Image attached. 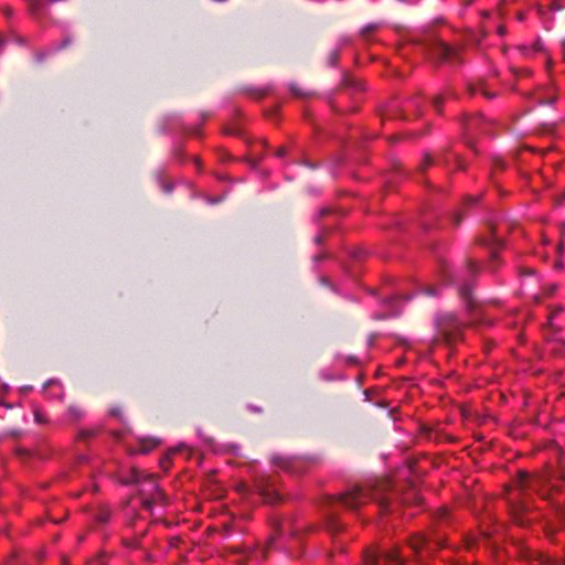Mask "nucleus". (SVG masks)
<instances>
[{"label":"nucleus","mask_w":565,"mask_h":565,"mask_svg":"<svg viewBox=\"0 0 565 565\" xmlns=\"http://www.w3.org/2000/svg\"><path fill=\"white\" fill-rule=\"evenodd\" d=\"M494 164L500 167V168H503V162L501 160H499V159L494 160Z\"/></svg>","instance_id":"4c0bfd02"},{"label":"nucleus","mask_w":565,"mask_h":565,"mask_svg":"<svg viewBox=\"0 0 565 565\" xmlns=\"http://www.w3.org/2000/svg\"><path fill=\"white\" fill-rule=\"evenodd\" d=\"M156 500H157V499H143V500H142V507H143V509H146V510L150 511V510L152 509V507H153V504H154V501H156Z\"/></svg>","instance_id":"5701e85b"},{"label":"nucleus","mask_w":565,"mask_h":565,"mask_svg":"<svg viewBox=\"0 0 565 565\" xmlns=\"http://www.w3.org/2000/svg\"><path fill=\"white\" fill-rule=\"evenodd\" d=\"M468 147L472 148V143L470 141H467Z\"/></svg>","instance_id":"09e8293b"},{"label":"nucleus","mask_w":565,"mask_h":565,"mask_svg":"<svg viewBox=\"0 0 565 565\" xmlns=\"http://www.w3.org/2000/svg\"><path fill=\"white\" fill-rule=\"evenodd\" d=\"M152 487H153V490L156 492L157 499L164 501L166 500V495H164L163 491L159 488V486L157 483H153Z\"/></svg>","instance_id":"412c9836"},{"label":"nucleus","mask_w":565,"mask_h":565,"mask_svg":"<svg viewBox=\"0 0 565 565\" xmlns=\"http://www.w3.org/2000/svg\"><path fill=\"white\" fill-rule=\"evenodd\" d=\"M554 99H555V97H551L548 102H550V103H553V102H554Z\"/></svg>","instance_id":"8fccbe9b"},{"label":"nucleus","mask_w":565,"mask_h":565,"mask_svg":"<svg viewBox=\"0 0 565 565\" xmlns=\"http://www.w3.org/2000/svg\"><path fill=\"white\" fill-rule=\"evenodd\" d=\"M38 9H39V4H38V3H32V4H31V10H32L33 12H35Z\"/></svg>","instance_id":"58836bf2"},{"label":"nucleus","mask_w":565,"mask_h":565,"mask_svg":"<svg viewBox=\"0 0 565 565\" xmlns=\"http://www.w3.org/2000/svg\"><path fill=\"white\" fill-rule=\"evenodd\" d=\"M433 164V158L429 154H426L423 161V164L420 167V170L424 171L428 167Z\"/></svg>","instance_id":"4be33fe9"},{"label":"nucleus","mask_w":565,"mask_h":565,"mask_svg":"<svg viewBox=\"0 0 565 565\" xmlns=\"http://www.w3.org/2000/svg\"><path fill=\"white\" fill-rule=\"evenodd\" d=\"M468 90H469L470 94H476V93L480 92V93H482L487 97H493L494 96V94H491V93H489L486 89L483 82H480V83L475 84V85H472V84L469 85L468 86Z\"/></svg>","instance_id":"9d476101"},{"label":"nucleus","mask_w":565,"mask_h":565,"mask_svg":"<svg viewBox=\"0 0 565 565\" xmlns=\"http://www.w3.org/2000/svg\"><path fill=\"white\" fill-rule=\"evenodd\" d=\"M551 479H557V480H565V471L563 469H557L553 471L550 477H547V480Z\"/></svg>","instance_id":"f3484780"},{"label":"nucleus","mask_w":565,"mask_h":565,"mask_svg":"<svg viewBox=\"0 0 565 565\" xmlns=\"http://www.w3.org/2000/svg\"><path fill=\"white\" fill-rule=\"evenodd\" d=\"M68 414L74 420H78L84 416V411L75 405L68 407Z\"/></svg>","instance_id":"f8f14e48"},{"label":"nucleus","mask_w":565,"mask_h":565,"mask_svg":"<svg viewBox=\"0 0 565 565\" xmlns=\"http://www.w3.org/2000/svg\"><path fill=\"white\" fill-rule=\"evenodd\" d=\"M431 58H436L440 63H460L459 49L450 46L445 42L438 41L429 49Z\"/></svg>","instance_id":"39448f33"},{"label":"nucleus","mask_w":565,"mask_h":565,"mask_svg":"<svg viewBox=\"0 0 565 565\" xmlns=\"http://www.w3.org/2000/svg\"><path fill=\"white\" fill-rule=\"evenodd\" d=\"M409 545L416 555L419 565H425L422 553L433 554L436 550L445 546V539L437 533L417 535L409 541Z\"/></svg>","instance_id":"7ed1b4c3"},{"label":"nucleus","mask_w":565,"mask_h":565,"mask_svg":"<svg viewBox=\"0 0 565 565\" xmlns=\"http://www.w3.org/2000/svg\"><path fill=\"white\" fill-rule=\"evenodd\" d=\"M276 113V109L269 110L266 113L267 116H273Z\"/></svg>","instance_id":"37998d69"},{"label":"nucleus","mask_w":565,"mask_h":565,"mask_svg":"<svg viewBox=\"0 0 565 565\" xmlns=\"http://www.w3.org/2000/svg\"><path fill=\"white\" fill-rule=\"evenodd\" d=\"M487 226H488L489 231L491 233H493V231H494V223L489 221V222H487Z\"/></svg>","instance_id":"473e14b6"},{"label":"nucleus","mask_w":565,"mask_h":565,"mask_svg":"<svg viewBox=\"0 0 565 565\" xmlns=\"http://www.w3.org/2000/svg\"><path fill=\"white\" fill-rule=\"evenodd\" d=\"M4 12H6V14H7V15H10V14H11V11H10L9 9H6V11H4Z\"/></svg>","instance_id":"49530a36"},{"label":"nucleus","mask_w":565,"mask_h":565,"mask_svg":"<svg viewBox=\"0 0 565 565\" xmlns=\"http://www.w3.org/2000/svg\"><path fill=\"white\" fill-rule=\"evenodd\" d=\"M515 75H520L521 71L512 70ZM529 74V71H522V75Z\"/></svg>","instance_id":"e433bc0d"},{"label":"nucleus","mask_w":565,"mask_h":565,"mask_svg":"<svg viewBox=\"0 0 565 565\" xmlns=\"http://www.w3.org/2000/svg\"><path fill=\"white\" fill-rule=\"evenodd\" d=\"M248 94H249V96H252L256 99H262L264 96L267 95V92L266 90H249Z\"/></svg>","instance_id":"a211bd4d"},{"label":"nucleus","mask_w":565,"mask_h":565,"mask_svg":"<svg viewBox=\"0 0 565 565\" xmlns=\"http://www.w3.org/2000/svg\"><path fill=\"white\" fill-rule=\"evenodd\" d=\"M405 559L401 557L399 550L370 548L364 554L363 565H404Z\"/></svg>","instance_id":"20e7f679"},{"label":"nucleus","mask_w":565,"mask_h":565,"mask_svg":"<svg viewBox=\"0 0 565 565\" xmlns=\"http://www.w3.org/2000/svg\"><path fill=\"white\" fill-rule=\"evenodd\" d=\"M541 565H565V562L563 563H556V562H552L550 559H545V561H542V564Z\"/></svg>","instance_id":"c85d7f7f"},{"label":"nucleus","mask_w":565,"mask_h":565,"mask_svg":"<svg viewBox=\"0 0 565 565\" xmlns=\"http://www.w3.org/2000/svg\"><path fill=\"white\" fill-rule=\"evenodd\" d=\"M479 271L478 265L473 260L467 262V273L469 276H476Z\"/></svg>","instance_id":"2eb2a0df"},{"label":"nucleus","mask_w":565,"mask_h":565,"mask_svg":"<svg viewBox=\"0 0 565 565\" xmlns=\"http://www.w3.org/2000/svg\"><path fill=\"white\" fill-rule=\"evenodd\" d=\"M534 273L533 269H526L523 271L524 275H532Z\"/></svg>","instance_id":"ea45409f"},{"label":"nucleus","mask_w":565,"mask_h":565,"mask_svg":"<svg viewBox=\"0 0 565 565\" xmlns=\"http://www.w3.org/2000/svg\"><path fill=\"white\" fill-rule=\"evenodd\" d=\"M110 518V512L106 509L99 510L96 514L97 522L104 524L107 523Z\"/></svg>","instance_id":"4468645a"},{"label":"nucleus","mask_w":565,"mask_h":565,"mask_svg":"<svg viewBox=\"0 0 565 565\" xmlns=\"http://www.w3.org/2000/svg\"><path fill=\"white\" fill-rule=\"evenodd\" d=\"M479 196H468L466 199V207L471 209L475 207V204L478 202Z\"/></svg>","instance_id":"aec40b11"},{"label":"nucleus","mask_w":565,"mask_h":565,"mask_svg":"<svg viewBox=\"0 0 565 565\" xmlns=\"http://www.w3.org/2000/svg\"><path fill=\"white\" fill-rule=\"evenodd\" d=\"M443 97L441 96H436L434 99H433V105L434 107L436 108L437 111H441V105H443Z\"/></svg>","instance_id":"6ab92c4d"},{"label":"nucleus","mask_w":565,"mask_h":565,"mask_svg":"<svg viewBox=\"0 0 565 565\" xmlns=\"http://www.w3.org/2000/svg\"><path fill=\"white\" fill-rule=\"evenodd\" d=\"M561 311H562V308H558L557 310H555V312H553V313L551 315V317H550V318L552 319L556 313H558V312H561Z\"/></svg>","instance_id":"79ce46f5"},{"label":"nucleus","mask_w":565,"mask_h":565,"mask_svg":"<svg viewBox=\"0 0 565 565\" xmlns=\"http://www.w3.org/2000/svg\"><path fill=\"white\" fill-rule=\"evenodd\" d=\"M479 121H480V118H479V117H471V118H470V120H469V122L467 124V128H468V129H471V128H473V127H477V126H478V124H479Z\"/></svg>","instance_id":"393cba45"},{"label":"nucleus","mask_w":565,"mask_h":565,"mask_svg":"<svg viewBox=\"0 0 565 565\" xmlns=\"http://www.w3.org/2000/svg\"><path fill=\"white\" fill-rule=\"evenodd\" d=\"M195 163H196V166H198L199 168L201 167V161H200V159H199V158H195Z\"/></svg>","instance_id":"c03bdc74"},{"label":"nucleus","mask_w":565,"mask_h":565,"mask_svg":"<svg viewBox=\"0 0 565 565\" xmlns=\"http://www.w3.org/2000/svg\"><path fill=\"white\" fill-rule=\"evenodd\" d=\"M34 417H35V420L38 423H42L43 422L42 415L40 413L36 412Z\"/></svg>","instance_id":"f704fd0d"},{"label":"nucleus","mask_w":565,"mask_h":565,"mask_svg":"<svg viewBox=\"0 0 565 565\" xmlns=\"http://www.w3.org/2000/svg\"><path fill=\"white\" fill-rule=\"evenodd\" d=\"M490 242H491V238H490V237H483V236H481V237L479 238V243H480V244H482V245H487V244H489Z\"/></svg>","instance_id":"c756f323"},{"label":"nucleus","mask_w":565,"mask_h":565,"mask_svg":"<svg viewBox=\"0 0 565 565\" xmlns=\"http://www.w3.org/2000/svg\"><path fill=\"white\" fill-rule=\"evenodd\" d=\"M454 220H455L456 224H459V223H460L459 214H456V216H455V218H454Z\"/></svg>","instance_id":"a19ab883"},{"label":"nucleus","mask_w":565,"mask_h":565,"mask_svg":"<svg viewBox=\"0 0 565 565\" xmlns=\"http://www.w3.org/2000/svg\"><path fill=\"white\" fill-rule=\"evenodd\" d=\"M271 461H273L274 463H280V462L282 461V459H281L280 457H278V456H273V457H271Z\"/></svg>","instance_id":"2f4dec72"},{"label":"nucleus","mask_w":565,"mask_h":565,"mask_svg":"<svg viewBox=\"0 0 565 565\" xmlns=\"http://www.w3.org/2000/svg\"><path fill=\"white\" fill-rule=\"evenodd\" d=\"M315 242H316L317 244H322V242H323V237H322L321 235H318V236H316V237H315Z\"/></svg>","instance_id":"c9c22d12"},{"label":"nucleus","mask_w":565,"mask_h":565,"mask_svg":"<svg viewBox=\"0 0 565 565\" xmlns=\"http://www.w3.org/2000/svg\"><path fill=\"white\" fill-rule=\"evenodd\" d=\"M286 152H287V149L285 147H280V148L277 149L276 156L277 157H284L286 154Z\"/></svg>","instance_id":"cd10ccee"},{"label":"nucleus","mask_w":565,"mask_h":565,"mask_svg":"<svg viewBox=\"0 0 565 565\" xmlns=\"http://www.w3.org/2000/svg\"><path fill=\"white\" fill-rule=\"evenodd\" d=\"M8 436H11V437H14V438H18L22 435V430L21 429H11L7 433Z\"/></svg>","instance_id":"a878e982"},{"label":"nucleus","mask_w":565,"mask_h":565,"mask_svg":"<svg viewBox=\"0 0 565 565\" xmlns=\"http://www.w3.org/2000/svg\"><path fill=\"white\" fill-rule=\"evenodd\" d=\"M153 476L143 475L138 469L134 468L130 471V476L124 481L126 484L140 483L142 481H152Z\"/></svg>","instance_id":"0eeeda50"},{"label":"nucleus","mask_w":565,"mask_h":565,"mask_svg":"<svg viewBox=\"0 0 565 565\" xmlns=\"http://www.w3.org/2000/svg\"><path fill=\"white\" fill-rule=\"evenodd\" d=\"M262 495L266 502L271 503V504L277 503L280 500L279 494L275 490H271V489L263 490Z\"/></svg>","instance_id":"1a4fd4ad"},{"label":"nucleus","mask_w":565,"mask_h":565,"mask_svg":"<svg viewBox=\"0 0 565 565\" xmlns=\"http://www.w3.org/2000/svg\"><path fill=\"white\" fill-rule=\"evenodd\" d=\"M326 258H327V254H324V253H320V254H317L316 256H313L315 262H321Z\"/></svg>","instance_id":"bb28decb"},{"label":"nucleus","mask_w":565,"mask_h":565,"mask_svg":"<svg viewBox=\"0 0 565 565\" xmlns=\"http://www.w3.org/2000/svg\"><path fill=\"white\" fill-rule=\"evenodd\" d=\"M160 466L164 471H168L170 469V466H171V455L170 454H167L166 456H163L161 458Z\"/></svg>","instance_id":"dca6fc26"},{"label":"nucleus","mask_w":565,"mask_h":565,"mask_svg":"<svg viewBox=\"0 0 565 565\" xmlns=\"http://www.w3.org/2000/svg\"><path fill=\"white\" fill-rule=\"evenodd\" d=\"M527 479H529V475H527L526 472L521 471V472L519 473V482H520V484H521L522 487H525V482L527 481Z\"/></svg>","instance_id":"b1692460"},{"label":"nucleus","mask_w":565,"mask_h":565,"mask_svg":"<svg viewBox=\"0 0 565 565\" xmlns=\"http://www.w3.org/2000/svg\"><path fill=\"white\" fill-rule=\"evenodd\" d=\"M392 493L393 487L391 481L387 479H381L377 480L370 490L355 486L338 495H327L323 499L322 504L326 510L324 513L329 530L337 532L342 529V525L338 522L337 513L334 511L337 505H342L348 510L355 511L361 505L373 500L377 502L381 512L385 513L388 511Z\"/></svg>","instance_id":"f257e3e1"},{"label":"nucleus","mask_w":565,"mask_h":565,"mask_svg":"<svg viewBox=\"0 0 565 565\" xmlns=\"http://www.w3.org/2000/svg\"><path fill=\"white\" fill-rule=\"evenodd\" d=\"M63 565H67L65 561L63 562Z\"/></svg>","instance_id":"3c124183"},{"label":"nucleus","mask_w":565,"mask_h":565,"mask_svg":"<svg viewBox=\"0 0 565 565\" xmlns=\"http://www.w3.org/2000/svg\"><path fill=\"white\" fill-rule=\"evenodd\" d=\"M96 434H97V431L95 429H81L77 433V439L84 441L89 438H93Z\"/></svg>","instance_id":"ddd939ff"},{"label":"nucleus","mask_w":565,"mask_h":565,"mask_svg":"<svg viewBox=\"0 0 565 565\" xmlns=\"http://www.w3.org/2000/svg\"><path fill=\"white\" fill-rule=\"evenodd\" d=\"M160 444L158 438H145L141 440V452L148 454Z\"/></svg>","instance_id":"6e6552de"},{"label":"nucleus","mask_w":565,"mask_h":565,"mask_svg":"<svg viewBox=\"0 0 565 565\" xmlns=\"http://www.w3.org/2000/svg\"><path fill=\"white\" fill-rule=\"evenodd\" d=\"M274 541H275V539L270 537L267 542L266 547L257 548V550L253 551V556L256 558H259V559H265L267 556V551L274 544Z\"/></svg>","instance_id":"9b49d317"},{"label":"nucleus","mask_w":565,"mask_h":565,"mask_svg":"<svg viewBox=\"0 0 565 565\" xmlns=\"http://www.w3.org/2000/svg\"><path fill=\"white\" fill-rule=\"evenodd\" d=\"M4 39L0 35V47L3 45Z\"/></svg>","instance_id":"a18cd8bd"},{"label":"nucleus","mask_w":565,"mask_h":565,"mask_svg":"<svg viewBox=\"0 0 565 565\" xmlns=\"http://www.w3.org/2000/svg\"><path fill=\"white\" fill-rule=\"evenodd\" d=\"M498 33H499L500 35L505 34V28H504V25H500V26L498 28Z\"/></svg>","instance_id":"72a5a7b5"},{"label":"nucleus","mask_w":565,"mask_h":565,"mask_svg":"<svg viewBox=\"0 0 565 565\" xmlns=\"http://www.w3.org/2000/svg\"><path fill=\"white\" fill-rule=\"evenodd\" d=\"M425 292H426L428 296H434V295H436V290H435L434 288H427V289L425 290Z\"/></svg>","instance_id":"7c9ffc66"},{"label":"nucleus","mask_w":565,"mask_h":565,"mask_svg":"<svg viewBox=\"0 0 565 565\" xmlns=\"http://www.w3.org/2000/svg\"><path fill=\"white\" fill-rule=\"evenodd\" d=\"M435 340L450 344L460 338L463 323L452 312H440L435 318Z\"/></svg>","instance_id":"f03ea898"},{"label":"nucleus","mask_w":565,"mask_h":565,"mask_svg":"<svg viewBox=\"0 0 565 565\" xmlns=\"http://www.w3.org/2000/svg\"><path fill=\"white\" fill-rule=\"evenodd\" d=\"M459 295L465 300L468 310H472L476 307V299L472 294V285L469 281H465L460 285Z\"/></svg>","instance_id":"423d86ee"},{"label":"nucleus","mask_w":565,"mask_h":565,"mask_svg":"<svg viewBox=\"0 0 565 565\" xmlns=\"http://www.w3.org/2000/svg\"><path fill=\"white\" fill-rule=\"evenodd\" d=\"M390 140L393 142V141L397 140V137L396 136L395 137H391Z\"/></svg>","instance_id":"de8ad7c7"}]
</instances>
